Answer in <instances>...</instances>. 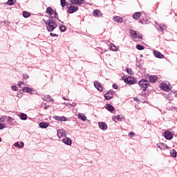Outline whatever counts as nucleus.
<instances>
[{
  "label": "nucleus",
  "instance_id": "f257e3e1",
  "mask_svg": "<svg viewBox=\"0 0 177 177\" xmlns=\"http://www.w3.org/2000/svg\"><path fill=\"white\" fill-rule=\"evenodd\" d=\"M138 84L140 85L142 91H147V87L149 86V81L143 79L139 82Z\"/></svg>",
  "mask_w": 177,
  "mask_h": 177
},
{
  "label": "nucleus",
  "instance_id": "f03ea898",
  "mask_svg": "<svg viewBox=\"0 0 177 177\" xmlns=\"http://www.w3.org/2000/svg\"><path fill=\"white\" fill-rule=\"evenodd\" d=\"M122 80L124 81L125 84H129L130 85H133V84H136L135 78L132 77H127V76H123L122 77Z\"/></svg>",
  "mask_w": 177,
  "mask_h": 177
},
{
  "label": "nucleus",
  "instance_id": "7ed1b4c3",
  "mask_svg": "<svg viewBox=\"0 0 177 177\" xmlns=\"http://www.w3.org/2000/svg\"><path fill=\"white\" fill-rule=\"evenodd\" d=\"M46 26V28L48 30V31H49L50 32L53 31V30H55V28H56V27H57V24H56V23H55V21H50Z\"/></svg>",
  "mask_w": 177,
  "mask_h": 177
},
{
  "label": "nucleus",
  "instance_id": "20e7f679",
  "mask_svg": "<svg viewBox=\"0 0 177 177\" xmlns=\"http://www.w3.org/2000/svg\"><path fill=\"white\" fill-rule=\"evenodd\" d=\"M77 10H78V6L73 5L72 3V5H71L68 8V13H74L75 12H77Z\"/></svg>",
  "mask_w": 177,
  "mask_h": 177
},
{
  "label": "nucleus",
  "instance_id": "39448f33",
  "mask_svg": "<svg viewBox=\"0 0 177 177\" xmlns=\"http://www.w3.org/2000/svg\"><path fill=\"white\" fill-rule=\"evenodd\" d=\"M157 147L160 149V150H167L169 149V147L167 144L159 142L157 144Z\"/></svg>",
  "mask_w": 177,
  "mask_h": 177
},
{
  "label": "nucleus",
  "instance_id": "423d86ee",
  "mask_svg": "<svg viewBox=\"0 0 177 177\" xmlns=\"http://www.w3.org/2000/svg\"><path fill=\"white\" fill-rule=\"evenodd\" d=\"M164 136L167 140H171V139L174 138V136H172V133H171V131H165L164 133Z\"/></svg>",
  "mask_w": 177,
  "mask_h": 177
},
{
  "label": "nucleus",
  "instance_id": "0eeeda50",
  "mask_svg": "<svg viewBox=\"0 0 177 177\" xmlns=\"http://www.w3.org/2000/svg\"><path fill=\"white\" fill-rule=\"evenodd\" d=\"M93 16H94V17H102V16H103V14L99 10H94L93 12Z\"/></svg>",
  "mask_w": 177,
  "mask_h": 177
},
{
  "label": "nucleus",
  "instance_id": "6e6552de",
  "mask_svg": "<svg viewBox=\"0 0 177 177\" xmlns=\"http://www.w3.org/2000/svg\"><path fill=\"white\" fill-rule=\"evenodd\" d=\"M98 125H99V128L100 129H102V131H106V129H107V124L104 122H100L98 123Z\"/></svg>",
  "mask_w": 177,
  "mask_h": 177
},
{
  "label": "nucleus",
  "instance_id": "1a4fd4ad",
  "mask_svg": "<svg viewBox=\"0 0 177 177\" xmlns=\"http://www.w3.org/2000/svg\"><path fill=\"white\" fill-rule=\"evenodd\" d=\"M113 20L115 21L116 23H123L124 22V19L120 16H115L113 18Z\"/></svg>",
  "mask_w": 177,
  "mask_h": 177
},
{
  "label": "nucleus",
  "instance_id": "9d476101",
  "mask_svg": "<svg viewBox=\"0 0 177 177\" xmlns=\"http://www.w3.org/2000/svg\"><path fill=\"white\" fill-rule=\"evenodd\" d=\"M153 55L155 57H157L158 59H164V55H162L160 51L154 50Z\"/></svg>",
  "mask_w": 177,
  "mask_h": 177
},
{
  "label": "nucleus",
  "instance_id": "9b49d317",
  "mask_svg": "<svg viewBox=\"0 0 177 177\" xmlns=\"http://www.w3.org/2000/svg\"><path fill=\"white\" fill-rule=\"evenodd\" d=\"M94 86L97 89V91H100V92H102L103 91V86H102V84L95 82H94Z\"/></svg>",
  "mask_w": 177,
  "mask_h": 177
},
{
  "label": "nucleus",
  "instance_id": "f8f14e48",
  "mask_svg": "<svg viewBox=\"0 0 177 177\" xmlns=\"http://www.w3.org/2000/svg\"><path fill=\"white\" fill-rule=\"evenodd\" d=\"M63 143H64L65 145H67L68 146H71V139H70L69 138L65 137L63 140H62Z\"/></svg>",
  "mask_w": 177,
  "mask_h": 177
},
{
  "label": "nucleus",
  "instance_id": "ddd939ff",
  "mask_svg": "<svg viewBox=\"0 0 177 177\" xmlns=\"http://www.w3.org/2000/svg\"><path fill=\"white\" fill-rule=\"evenodd\" d=\"M54 120H56L57 121H67V118L64 117V116H57V115H55L53 117Z\"/></svg>",
  "mask_w": 177,
  "mask_h": 177
},
{
  "label": "nucleus",
  "instance_id": "4468645a",
  "mask_svg": "<svg viewBox=\"0 0 177 177\" xmlns=\"http://www.w3.org/2000/svg\"><path fill=\"white\" fill-rule=\"evenodd\" d=\"M57 136L59 139L60 138H63L64 136H66V133H64V130L63 129L57 130Z\"/></svg>",
  "mask_w": 177,
  "mask_h": 177
},
{
  "label": "nucleus",
  "instance_id": "2eb2a0df",
  "mask_svg": "<svg viewBox=\"0 0 177 177\" xmlns=\"http://www.w3.org/2000/svg\"><path fill=\"white\" fill-rule=\"evenodd\" d=\"M104 97L106 100H110V99H113V92L109 91L105 93Z\"/></svg>",
  "mask_w": 177,
  "mask_h": 177
},
{
  "label": "nucleus",
  "instance_id": "dca6fc26",
  "mask_svg": "<svg viewBox=\"0 0 177 177\" xmlns=\"http://www.w3.org/2000/svg\"><path fill=\"white\" fill-rule=\"evenodd\" d=\"M70 2L74 5H82L84 0H70Z\"/></svg>",
  "mask_w": 177,
  "mask_h": 177
},
{
  "label": "nucleus",
  "instance_id": "f3484780",
  "mask_svg": "<svg viewBox=\"0 0 177 177\" xmlns=\"http://www.w3.org/2000/svg\"><path fill=\"white\" fill-rule=\"evenodd\" d=\"M160 88L162 91H165V92H168V91H169V86H168L167 84H162L160 85Z\"/></svg>",
  "mask_w": 177,
  "mask_h": 177
},
{
  "label": "nucleus",
  "instance_id": "a211bd4d",
  "mask_svg": "<svg viewBox=\"0 0 177 177\" xmlns=\"http://www.w3.org/2000/svg\"><path fill=\"white\" fill-rule=\"evenodd\" d=\"M157 80H158V77H157V76L156 75H151L149 77L150 82H152V83L157 82Z\"/></svg>",
  "mask_w": 177,
  "mask_h": 177
},
{
  "label": "nucleus",
  "instance_id": "6ab92c4d",
  "mask_svg": "<svg viewBox=\"0 0 177 177\" xmlns=\"http://www.w3.org/2000/svg\"><path fill=\"white\" fill-rule=\"evenodd\" d=\"M105 109H106V110H108L109 111H111V112L114 111V106H113L110 104H106Z\"/></svg>",
  "mask_w": 177,
  "mask_h": 177
},
{
  "label": "nucleus",
  "instance_id": "aec40b11",
  "mask_svg": "<svg viewBox=\"0 0 177 177\" xmlns=\"http://www.w3.org/2000/svg\"><path fill=\"white\" fill-rule=\"evenodd\" d=\"M130 35L134 39H136V38H138V33H136V31L133 30H130Z\"/></svg>",
  "mask_w": 177,
  "mask_h": 177
},
{
  "label": "nucleus",
  "instance_id": "412c9836",
  "mask_svg": "<svg viewBox=\"0 0 177 177\" xmlns=\"http://www.w3.org/2000/svg\"><path fill=\"white\" fill-rule=\"evenodd\" d=\"M77 117L79 120H82V121H85L86 120V116L84 113H78Z\"/></svg>",
  "mask_w": 177,
  "mask_h": 177
},
{
  "label": "nucleus",
  "instance_id": "4be33fe9",
  "mask_svg": "<svg viewBox=\"0 0 177 177\" xmlns=\"http://www.w3.org/2000/svg\"><path fill=\"white\" fill-rule=\"evenodd\" d=\"M14 146H16L17 147H19V149H23L24 147V142H15L14 144Z\"/></svg>",
  "mask_w": 177,
  "mask_h": 177
},
{
  "label": "nucleus",
  "instance_id": "5701e85b",
  "mask_svg": "<svg viewBox=\"0 0 177 177\" xmlns=\"http://www.w3.org/2000/svg\"><path fill=\"white\" fill-rule=\"evenodd\" d=\"M140 15H141L140 12H137L133 15L132 17L135 20H138V19H139V17H140Z\"/></svg>",
  "mask_w": 177,
  "mask_h": 177
},
{
  "label": "nucleus",
  "instance_id": "b1692460",
  "mask_svg": "<svg viewBox=\"0 0 177 177\" xmlns=\"http://www.w3.org/2000/svg\"><path fill=\"white\" fill-rule=\"evenodd\" d=\"M46 13H48V15H52L53 13H55V10H53V9L50 7H48L46 9Z\"/></svg>",
  "mask_w": 177,
  "mask_h": 177
},
{
  "label": "nucleus",
  "instance_id": "393cba45",
  "mask_svg": "<svg viewBox=\"0 0 177 177\" xmlns=\"http://www.w3.org/2000/svg\"><path fill=\"white\" fill-rule=\"evenodd\" d=\"M23 91L26 92L28 93H31V92H32V88H29V87H24Z\"/></svg>",
  "mask_w": 177,
  "mask_h": 177
},
{
  "label": "nucleus",
  "instance_id": "a878e982",
  "mask_svg": "<svg viewBox=\"0 0 177 177\" xmlns=\"http://www.w3.org/2000/svg\"><path fill=\"white\" fill-rule=\"evenodd\" d=\"M22 15L25 19H27V17H30V16H31V14L27 11H23Z\"/></svg>",
  "mask_w": 177,
  "mask_h": 177
},
{
  "label": "nucleus",
  "instance_id": "bb28decb",
  "mask_svg": "<svg viewBox=\"0 0 177 177\" xmlns=\"http://www.w3.org/2000/svg\"><path fill=\"white\" fill-rule=\"evenodd\" d=\"M39 125L40 128H48V124L46 122H40Z\"/></svg>",
  "mask_w": 177,
  "mask_h": 177
},
{
  "label": "nucleus",
  "instance_id": "cd10ccee",
  "mask_svg": "<svg viewBox=\"0 0 177 177\" xmlns=\"http://www.w3.org/2000/svg\"><path fill=\"white\" fill-rule=\"evenodd\" d=\"M16 2H17L16 0H8L6 3L7 5H10V6H12V5H15Z\"/></svg>",
  "mask_w": 177,
  "mask_h": 177
},
{
  "label": "nucleus",
  "instance_id": "c85d7f7f",
  "mask_svg": "<svg viewBox=\"0 0 177 177\" xmlns=\"http://www.w3.org/2000/svg\"><path fill=\"white\" fill-rule=\"evenodd\" d=\"M110 49L111 50H113V52H117V50H118L117 47L114 45V44H111Z\"/></svg>",
  "mask_w": 177,
  "mask_h": 177
},
{
  "label": "nucleus",
  "instance_id": "c756f323",
  "mask_svg": "<svg viewBox=\"0 0 177 177\" xmlns=\"http://www.w3.org/2000/svg\"><path fill=\"white\" fill-rule=\"evenodd\" d=\"M165 28H167V27L165 26V25H163V24L159 25V26L158 28V29L160 30V31L165 30Z\"/></svg>",
  "mask_w": 177,
  "mask_h": 177
},
{
  "label": "nucleus",
  "instance_id": "7c9ffc66",
  "mask_svg": "<svg viewBox=\"0 0 177 177\" xmlns=\"http://www.w3.org/2000/svg\"><path fill=\"white\" fill-rule=\"evenodd\" d=\"M136 49H138V50H143V49H145V46L140 44H138L136 45Z\"/></svg>",
  "mask_w": 177,
  "mask_h": 177
},
{
  "label": "nucleus",
  "instance_id": "2f4dec72",
  "mask_svg": "<svg viewBox=\"0 0 177 177\" xmlns=\"http://www.w3.org/2000/svg\"><path fill=\"white\" fill-rule=\"evenodd\" d=\"M20 118L21 120H27V115H26V113H21Z\"/></svg>",
  "mask_w": 177,
  "mask_h": 177
},
{
  "label": "nucleus",
  "instance_id": "473e14b6",
  "mask_svg": "<svg viewBox=\"0 0 177 177\" xmlns=\"http://www.w3.org/2000/svg\"><path fill=\"white\" fill-rule=\"evenodd\" d=\"M67 5V1L66 0H61V6L62 8H64Z\"/></svg>",
  "mask_w": 177,
  "mask_h": 177
},
{
  "label": "nucleus",
  "instance_id": "72a5a7b5",
  "mask_svg": "<svg viewBox=\"0 0 177 177\" xmlns=\"http://www.w3.org/2000/svg\"><path fill=\"white\" fill-rule=\"evenodd\" d=\"M50 16L51 17L52 19H55L57 17V12H56V11H54V13L50 14Z\"/></svg>",
  "mask_w": 177,
  "mask_h": 177
},
{
  "label": "nucleus",
  "instance_id": "f704fd0d",
  "mask_svg": "<svg viewBox=\"0 0 177 177\" xmlns=\"http://www.w3.org/2000/svg\"><path fill=\"white\" fill-rule=\"evenodd\" d=\"M44 100H45L46 102H50V101H52V99L50 98V95H47L46 97H45Z\"/></svg>",
  "mask_w": 177,
  "mask_h": 177
},
{
  "label": "nucleus",
  "instance_id": "c9c22d12",
  "mask_svg": "<svg viewBox=\"0 0 177 177\" xmlns=\"http://www.w3.org/2000/svg\"><path fill=\"white\" fill-rule=\"evenodd\" d=\"M126 71L128 74H130V75H132L133 72H132V69H131V68H127Z\"/></svg>",
  "mask_w": 177,
  "mask_h": 177
},
{
  "label": "nucleus",
  "instance_id": "e433bc0d",
  "mask_svg": "<svg viewBox=\"0 0 177 177\" xmlns=\"http://www.w3.org/2000/svg\"><path fill=\"white\" fill-rule=\"evenodd\" d=\"M170 154H171L173 157H176V151L172 149L171 151H170Z\"/></svg>",
  "mask_w": 177,
  "mask_h": 177
},
{
  "label": "nucleus",
  "instance_id": "4c0bfd02",
  "mask_svg": "<svg viewBox=\"0 0 177 177\" xmlns=\"http://www.w3.org/2000/svg\"><path fill=\"white\" fill-rule=\"evenodd\" d=\"M6 120V115H4L0 118V122H5Z\"/></svg>",
  "mask_w": 177,
  "mask_h": 177
},
{
  "label": "nucleus",
  "instance_id": "58836bf2",
  "mask_svg": "<svg viewBox=\"0 0 177 177\" xmlns=\"http://www.w3.org/2000/svg\"><path fill=\"white\" fill-rule=\"evenodd\" d=\"M139 23H141V24H146L147 23V21H146L143 19H140Z\"/></svg>",
  "mask_w": 177,
  "mask_h": 177
},
{
  "label": "nucleus",
  "instance_id": "ea45409f",
  "mask_svg": "<svg viewBox=\"0 0 177 177\" xmlns=\"http://www.w3.org/2000/svg\"><path fill=\"white\" fill-rule=\"evenodd\" d=\"M59 28H60V30H61V31H62V32H64V31H66V28L65 26H61L59 27Z\"/></svg>",
  "mask_w": 177,
  "mask_h": 177
},
{
  "label": "nucleus",
  "instance_id": "a19ab883",
  "mask_svg": "<svg viewBox=\"0 0 177 177\" xmlns=\"http://www.w3.org/2000/svg\"><path fill=\"white\" fill-rule=\"evenodd\" d=\"M113 121H115V122H117L118 121H120V116H115L113 118Z\"/></svg>",
  "mask_w": 177,
  "mask_h": 177
},
{
  "label": "nucleus",
  "instance_id": "79ce46f5",
  "mask_svg": "<svg viewBox=\"0 0 177 177\" xmlns=\"http://www.w3.org/2000/svg\"><path fill=\"white\" fill-rule=\"evenodd\" d=\"M130 138H133V136H135V133H133V131L130 132L129 133Z\"/></svg>",
  "mask_w": 177,
  "mask_h": 177
},
{
  "label": "nucleus",
  "instance_id": "37998d69",
  "mask_svg": "<svg viewBox=\"0 0 177 177\" xmlns=\"http://www.w3.org/2000/svg\"><path fill=\"white\" fill-rule=\"evenodd\" d=\"M24 84V82H21V81H19L18 82V86L19 88H21V84Z\"/></svg>",
  "mask_w": 177,
  "mask_h": 177
},
{
  "label": "nucleus",
  "instance_id": "c03bdc74",
  "mask_svg": "<svg viewBox=\"0 0 177 177\" xmlns=\"http://www.w3.org/2000/svg\"><path fill=\"white\" fill-rule=\"evenodd\" d=\"M3 128H5V124L0 123V129H3Z\"/></svg>",
  "mask_w": 177,
  "mask_h": 177
},
{
  "label": "nucleus",
  "instance_id": "a18cd8bd",
  "mask_svg": "<svg viewBox=\"0 0 177 177\" xmlns=\"http://www.w3.org/2000/svg\"><path fill=\"white\" fill-rule=\"evenodd\" d=\"M50 35L51 37H57V35H56L55 33H53V32H50Z\"/></svg>",
  "mask_w": 177,
  "mask_h": 177
},
{
  "label": "nucleus",
  "instance_id": "49530a36",
  "mask_svg": "<svg viewBox=\"0 0 177 177\" xmlns=\"http://www.w3.org/2000/svg\"><path fill=\"white\" fill-rule=\"evenodd\" d=\"M138 39H143V37L142 36V35H138Z\"/></svg>",
  "mask_w": 177,
  "mask_h": 177
},
{
  "label": "nucleus",
  "instance_id": "de8ad7c7",
  "mask_svg": "<svg viewBox=\"0 0 177 177\" xmlns=\"http://www.w3.org/2000/svg\"><path fill=\"white\" fill-rule=\"evenodd\" d=\"M12 91H17V86H12Z\"/></svg>",
  "mask_w": 177,
  "mask_h": 177
},
{
  "label": "nucleus",
  "instance_id": "09e8293b",
  "mask_svg": "<svg viewBox=\"0 0 177 177\" xmlns=\"http://www.w3.org/2000/svg\"><path fill=\"white\" fill-rule=\"evenodd\" d=\"M7 120H8V122H12V120H13V119L11 117H8L7 118Z\"/></svg>",
  "mask_w": 177,
  "mask_h": 177
},
{
  "label": "nucleus",
  "instance_id": "8fccbe9b",
  "mask_svg": "<svg viewBox=\"0 0 177 177\" xmlns=\"http://www.w3.org/2000/svg\"><path fill=\"white\" fill-rule=\"evenodd\" d=\"M113 89H117V88H118V86H117V84H113Z\"/></svg>",
  "mask_w": 177,
  "mask_h": 177
},
{
  "label": "nucleus",
  "instance_id": "3c124183",
  "mask_svg": "<svg viewBox=\"0 0 177 177\" xmlns=\"http://www.w3.org/2000/svg\"><path fill=\"white\" fill-rule=\"evenodd\" d=\"M27 78H28V75H24V80H27Z\"/></svg>",
  "mask_w": 177,
  "mask_h": 177
},
{
  "label": "nucleus",
  "instance_id": "603ef678",
  "mask_svg": "<svg viewBox=\"0 0 177 177\" xmlns=\"http://www.w3.org/2000/svg\"><path fill=\"white\" fill-rule=\"evenodd\" d=\"M134 101L135 102H140L139 99H138V97H134Z\"/></svg>",
  "mask_w": 177,
  "mask_h": 177
},
{
  "label": "nucleus",
  "instance_id": "864d4df0",
  "mask_svg": "<svg viewBox=\"0 0 177 177\" xmlns=\"http://www.w3.org/2000/svg\"><path fill=\"white\" fill-rule=\"evenodd\" d=\"M49 107H50V106H45L44 109L48 110V109H49Z\"/></svg>",
  "mask_w": 177,
  "mask_h": 177
},
{
  "label": "nucleus",
  "instance_id": "5fc2aeb1",
  "mask_svg": "<svg viewBox=\"0 0 177 177\" xmlns=\"http://www.w3.org/2000/svg\"><path fill=\"white\" fill-rule=\"evenodd\" d=\"M64 100H67V99L65 98V97H63Z\"/></svg>",
  "mask_w": 177,
  "mask_h": 177
},
{
  "label": "nucleus",
  "instance_id": "6e6d98bb",
  "mask_svg": "<svg viewBox=\"0 0 177 177\" xmlns=\"http://www.w3.org/2000/svg\"><path fill=\"white\" fill-rule=\"evenodd\" d=\"M0 142H2V138H0Z\"/></svg>",
  "mask_w": 177,
  "mask_h": 177
}]
</instances>
